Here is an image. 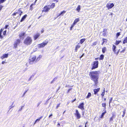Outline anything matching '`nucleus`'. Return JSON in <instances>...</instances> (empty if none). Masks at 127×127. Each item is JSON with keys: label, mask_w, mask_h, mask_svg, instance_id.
<instances>
[{"label": "nucleus", "mask_w": 127, "mask_h": 127, "mask_svg": "<svg viewBox=\"0 0 127 127\" xmlns=\"http://www.w3.org/2000/svg\"><path fill=\"white\" fill-rule=\"evenodd\" d=\"M3 31V29H1L0 30V33H1V32Z\"/></svg>", "instance_id": "4d7b16f0"}, {"label": "nucleus", "mask_w": 127, "mask_h": 127, "mask_svg": "<svg viewBox=\"0 0 127 127\" xmlns=\"http://www.w3.org/2000/svg\"><path fill=\"white\" fill-rule=\"evenodd\" d=\"M66 11H63L62 12H61V13L59 14V15L57 16V17H58L60 16H63V15L66 12Z\"/></svg>", "instance_id": "4468645a"}, {"label": "nucleus", "mask_w": 127, "mask_h": 127, "mask_svg": "<svg viewBox=\"0 0 127 127\" xmlns=\"http://www.w3.org/2000/svg\"><path fill=\"white\" fill-rule=\"evenodd\" d=\"M126 109H125L124 110V111L123 112V115H122V117H124V116H125V114L126 113Z\"/></svg>", "instance_id": "72a5a7b5"}, {"label": "nucleus", "mask_w": 127, "mask_h": 127, "mask_svg": "<svg viewBox=\"0 0 127 127\" xmlns=\"http://www.w3.org/2000/svg\"><path fill=\"white\" fill-rule=\"evenodd\" d=\"M21 41L20 39H18L15 41L14 44V47L15 48H16L17 47V46L20 43Z\"/></svg>", "instance_id": "423d86ee"}, {"label": "nucleus", "mask_w": 127, "mask_h": 127, "mask_svg": "<svg viewBox=\"0 0 127 127\" xmlns=\"http://www.w3.org/2000/svg\"><path fill=\"white\" fill-rule=\"evenodd\" d=\"M104 57V55H103L102 54L100 55L99 59L100 60H102Z\"/></svg>", "instance_id": "bb28decb"}, {"label": "nucleus", "mask_w": 127, "mask_h": 127, "mask_svg": "<svg viewBox=\"0 0 127 127\" xmlns=\"http://www.w3.org/2000/svg\"><path fill=\"white\" fill-rule=\"evenodd\" d=\"M76 113L75 114V115L76 116L77 119H80L81 117V116L78 111L77 110H76L75 111Z\"/></svg>", "instance_id": "0eeeda50"}, {"label": "nucleus", "mask_w": 127, "mask_h": 127, "mask_svg": "<svg viewBox=\"0 0 127 127\" xmlns=\"http://www.w3.org/2000/svg\"><path fill=\"white\" fill-rule=\"evenodd\" d=\"M40 58L38 57V58H37L36 59V61H39L40 60Z\"/></svg>", "instance_id": "37998d69"}, {"label": "nucleus", "mask_w": 127, "mask_h": 127, "mask_svg": "<svg viewBox=\"0 0 127 127\" xmlns=\"http://www.w3.org/2000/svg\"><path fill=\"white\" fill-rule=\"evenodd\" d=\"M125 50V49H123L122 51H121V52L122 53L124 52Z\"/></svg>", "instance_id": "13d9d810"}, {"label": "nucleus", "mask_w": 127, "mask_h": 127, "mask_svg": "<svg viewBox=\"0 0 127 127\" xmlns=\"http://www.w3.org/2000/svg\"><path fill=\"white\" fill-rule=\"evenodd\" d=\"M34 77V75H32L29 78V79L28 80V81H30L31 79L32 78H33Z\"/></svg>", "instance_id": "f704fd0d"}, {"label": "nucleus", "mask_w": 127, "mask_h": 127, "mask_svg": "<svg viewBox=\"0 0 127 127\" xmlns=\"http://www.w3.org/2000/svg\"><path fill=\"white\" fill-rule=\"evenodd\" d=\"M40 34L38 33L35 34L34 36V40H36L40 36Z\"/></svg>", "instance_id": "9d476101"}, {"label": "nucleus", "mask_w": 127, "mask_h": 127, "mask_svg": "<svg viewBox=\"0 0 127 127\" xmlns=\"http://www.w3.org/2000/svg\"><path fill=\"white\" fill-rule=\"evenodd\" d=\"M37 0H35V1L34 3V4L32 3V4L31 5H30V7H31V8H32V5H35V2H36V1H37Z\"/></svg>", "instance_id": "ea45409f"}, {"label": "nucleus", "mask_w": 127, "mask_h": 127, "mask_svg": "<svg viewBox=\"0 0 127 127\" xmlns=\"http://www.w3.org/2000/svg\"><path fill=\"white\" fill-rule=\"evenodd\" d=\"M27 16V15L26 14L24 15L22 18L20 20V22H22L24 21L25 19L26 18V17Z\"/></svg>", "instance_id": "9b49d317"}, {"label": "nucleus", "mask_w": 127, "mask_h": 127, "mask_svg": "<svg viewBox=\"0 0 127 127\" xmlns=\"http://www.w3.org/2000/svg\"><path fill=\"white\" fill-rule=\"evenodd\" d=\"M36 56L35 55L30 56L29 58V63L30 64H32L36 60Z\"/></svg>", "instance_id": "7ed1b4c3"}, {"label": "nucleus", "mask_w": 127, "mask_h": 127, "mask_svg": "<svg viewBox=\"0 0 127 127\" xmlns=\"http://www.w3.org/2000/svg\"><path fill=\"white\" fill-rule=\"evenodd\" d=\"M6 0H0V4L3 3Z\"/></svg>", "instance_id": "c9c22d12"}, {"label": "nucleus", "mask_w": 127, "mask_h": 127, "mask_svg": "<svg viewBox=\"0 0 127 127\" xmlns=\"http://www.w3.org/2000/svg\"><path fill=\"white\" fill-rule=\"evenodd\" d=\"M58 0H53V1H56V2H58Z\"/></svg>", "instance_id": "680f3d73"}, {"label": "nucleus", "mask_w": 127, "mask_h": 127, "mask_svg": "<svg viewBox=\"0 0 127 127\" xmlns=\"http://www.w3.org/2000/svg\"><path fill=\"white\" fill-rule=\"evenodd\" d=\"M120 35V32H118L116 34V37L117 38L118 37V36H119Z\"/></svg>", "instance_id": "473e14b6"}, {"label": "nucleus", "mask_w": 127, "mask_h": 127, "mask_svg": "<svg viewBox=\"0 0 127 127\" xmlns=\"http://www.w3.org/2000/svg\"><path fill=\"white\" fill-rule=\"evenodd\" d=\"M91 93L90 92L88 93V95L86 97V98H89L90 97V96H91Z\"/></svg>", "instance_id": "4be33fe9"}, {"label": "nucleus", "mask_w": 127, "mask_h": 127, "mask_svg": "<svg viewBox=\"0 0 127 127\" xmlns=\"http://www.w3.org/2000/svg\"><path fill=\"white\" fill-rule=\"evenodd\" d=\"M76 98H75L72 101V102H73L74 101H75L76 100Z\"/></svg>", "instance_id": "0e129e2a"}, {"label": "nucleus", "mask_w": 127, "mask_h": 127, "mask_svg": "<svg viewBox=\"0 0 127 127\" xmlns=\"http://www.w3.org/2000/svg\"><path fill=\"white\" fill-rule=\"evenodd\" d=\"M32 41V38L30 37H28L25 40L24 43L27 45H30L31 44Z\"/></svg>", "instance_id": "f03ea898"}, {"label": "nucleus", "mask_w": 127, "mask_h": 127, "mask_svg": "<svg viewBox=\"0 0 127 127\" xmlns=\"http://www.w3.org/2000/svg\"><path fill=\"white\" fill-rule=\"evenodd\" d=\"M106 50V48L105 47H104L102 48V51L103 53H104L105 52Z\"/></svg>", "instance_id": "b1692460"}, {"label": "nucleus", "mask_w": 127, "mask_h": 127, "mask_svg": "<svg viewBox=\"0 0 127 127\" xmlns=\"http://www.w3.org/2000/svg\"><path fill=\"white\" fill-rule=\"evenodd\" d=\"M96 42H94L93 44V45H96Z\"/></svg>", "instance_id": "864d4df0"}, {"label": "nucleus", "mask_w": 127, "mask_h": 127, "mask_svg": "<svg viewBox=\"0 0 127 127\" xmlns=\"http://www.w3.org/2000/svg\"><path fill=\"white\" fill-rule=\"evenodd\" d=\"M106 111H105V112H103L101 115V117H100V118H102L103 117H104V115L105 114V113H106Z\"/></svg>", "instance_id": "aec40b11"}, {"label": "nucleus", "mask_w": 127, "mask_h": 127, "mask_svg": "<svg viewBox=\"0 0 127 127\" xmlns=\"http://www.w3.org/2000/svg\"><path fill=\"white\" fill-rule=\"evenodd\" d=\"M1 34V33H0V38L1 39H2L3 38V36H2Z\"/></svg>", "instance_id": "a18cd8bd"}, {"label": "nucleus", "mask_w": 127, "mask_h": 127, "mask_svg": "<svg viewBox=\"0 0 127 127\" xmlns=\"http://www.w3.org/2000/svg\"><path fill=\"white\" fill-rule=\"evenodd\" d=\"M50 8H44L43 10H42V13L44 12H47L49 10Z\"/></svg>", "instance_id": "dca6fc26"}, {"label": "nucleus", "mask_w": 127, "mask_h": 127, "mask_svg": "<svg viewBox=\"0 0 127 127\" xmlns=\"http://www.w3.org/2000/svg\"><path fill=\"white\" fill-rule=\"evenodd\" d=\"M5 63V61H3L2 63V64H4Z\"/></svg>", "instance_id": "338daca9"}, {"label": "nucleus", "mask_w": 127, "mask_h": 127, "mask_svg": "<svg viewBox=\"0 0 127 127\" xmlns=\"http://www.w3.org/2000/svg\"><path fill=\"white\" fill-rule=\"evenodd\" d=\"M75 25H73V24H72V26H71V27L70 28V30H71L73 28L74 26Z\"/></svg>", "instance_id": "a19ab883"}, {"label": "nucleus", "mask_w": 127, "mask_h": 127, "mask_svg": "<svg viewBox=\"0 0 127 127\" xmlns=\"http://www.w3.org/2000/svg\"><path fill=\"white\" fill-rule=\"evenodd\" d=\"M72 89V88H70V89H69L68 90V91L67 92V93H68Z\"/></svg>", "instance_id": "603ef678"}, {"label": "nucleus", "mask_w": 127, "mask_h": 127, "mask_svg": "<svg viewBox=\"0 0 127 127\" xmlns=\"http://www.w3.org/2000/svg\"><path fill=\"white\" fill-rule=\"evenodd\" d=\"M99 72V71H91L89 74L91 80L94 82V85L96 86H97Z\"/></svg>", "instance_id": "f257e3e1"}, {"label": "nucleus", "mask_w": 127, "mask_h": 127, "mask_svg": "<svg viewBox=\"0 0 127 127\" xmlns=\"http://www.w3.org/2000/svg\"><path fill=\"white\" fill-rule=\"evenodd\" d=\"M6 31L5 30L3 32V35H5L6 34Z\"/></svg>", "instance_id": "4c0bfd02"}, {"label": "nucleus", "mask_w": 127, "mask_h": 127, "mask_svg": "<svg viewBox=\"0 0 127 127\" xmlns=\"http://www.w3.org/2000/svg\"><path fill=\"white\" fill-rule=\"evenodd\" d=\"M119 50H119V51H118V52H116V53H115V54H116L117 55L118 54V53H119Z\"/></svg>", "instance_id": "052dcab7"}, {"label": "nucleus", "mask_w": 127, "mask_h": 127, "mask_svg": "<svg viewBox=\"0 0 127 127\" xmlns=\"http://www.w3.org/2000/svg\"><path fill=\"white\" fill-rule=\"evenodd\" d=\"M107 41V39L103 38V42H102V44L103 45V44L105 42H106Z\"/></svg>", "instance_id": "c756f323"}, {"label": "nucleus", "mask_w": 127, "mask_h": 127, "mask_svg": "<svg viewBox=\"0 0 127 127\" xmlns=\"http://www.w3.org/2000/svg\"><path fill=\"white\" fill-rule=\"evenodd\" d=\"M113 116H112L111 118L110 119V122H111L113 121Z\"/></svg>", "instance_id": "e433bc0d"}, {"label": "nucleus", "mask_w": 127, "mask_h": 127, "mask_svg": "<svg viewBox=\"0 0 127 127\" xmlns=\"http://www.w3.org/2000/svg\"><path fill=\"white\" fill-rule=\"evenodd\" d=\"M85 40V38L81 39L80 40V44H82Z\"/></svg>", "instance_id": "412c9836"}, {"label": "nucleus", "mask_w": 127, "mask_h": 127, "mask_svg": "<svg viewBox=\"0 0 127 127\" xmlns=\"http://www.w3.org/2000/svg\"><path fill=\"white\" fill-rule=\"evenodd\" d=\"M60 103L59 104H58V105H57V106L56 107V109L58 108L59 107V105H60Z\"/></svg>", "instance_id": "de8ad7c7"}, {"label": "nucleus", "mask_w": 127, "mask_h": 127, "mask_svg": "<svg viewBox=\"0 0 127 127\" xmlns=\"http://www.w3.org/2000/svg\"><path fill=\"white\" fill-rule=\"evenodd\" d=\"M48 42V41L45 40L42 43L38 44V47L39 48L43 47L46 45Z\"/></svg>", "instance_id": "20e7f679"}, {"label": "nucleus", "mask_w": 127, "mask_h": 127, "mask_svg": "<svg viewBox=\"0 0 127 127\" xmlns=\"http://www.w3.org/2000/svg\"><path fill=\"white\" fill-rule=\"evenodd\" d=\"M84 103L82 102L80 103L79 105L78 106V107L82 110H83L84 109Z\"/></svg>", "instance_id": "1a4fd4ad"}, {"label": "nucleus", "mask_w": 127, "mask_h": 127, "mask_svg": "<svg viewBox=\"0 0 127 127\" xmlns=\"http://www.w3.org/2000/svg\"><path fill=\"white\" fill-rule=\"evenodd\" d=\"M27 91H28V90H27V91H26L25 92H24L23 93V95L22 96V97H24V96L25 95V94H26V92H27Z\"/></svg>", "instance_id": "79ce46f5"}, {"label": "nucleus", "mask_w": 127, "mask_h": 127, "mask_svg": "<svg viewBox=\"0 0 127 127\" xmlns=\"http://www.w3.org/2000/svg\"><path fill=\"white\" fill-rule=\"evenodd\" d=\"M57 78V77H55L53 79V80L55 81Z\"/></svg>", "instance_id": "3c124183"}, {"label": "nucleus", "mask_w": 127, "mask_h": 127, "mask_svg": "<svg viewBox=\"0 0 127 127\" xmlns=\"http://www.w3.org/2000/svg\"><path fill=\"white\" fill-rule=\"evenodd\" d=\"M38 57L40 58L42 57V56L41 55H40Z\"/></svg>", "instance_id": "69168bd1"}, {"label": "nucleus", "mask_w": 127, "mask_h": 127, "mask_svg": "<svg viewBox=\"0 0 127 127\" xmlns=\"http://www.w3.org/2000/svg\"><path fill=\"white\" fill-rule=\"evenodd\" d=\"M44 30H41V33H42L43 32H44Z\"/></svg>", "instance_id": "774afa93"}, {"label": "nucleus", "mask_w": 127, "mask_h": 127, "mask_svg": "<svg viewBox=\"0 0 127 127\" xmlns=\"http://www.w3.org/2000/svg\"><path fill=\"white\" fill-rule=\"evenodd\" d=\"M112 100V98L110 100L109 104H110V103L111 102Z\"/></svg>", "instance_id": "09e8293b"}, {"label": "nucleus", "mask_w": 127, "mask_h": 127, "mask_svg": "<svg viewBox=\"0 0 127 127\" xmlns=\"http://www.w3.org/2000/svg\"><path fill=\"white\" fill-rule=\"evenodd\" d=\"M80 47V46L79 45H77L75 49V51L76 52H77V50Z\"/></svg>", "instance_id": "a211bd4d"}, {"label": "nucleus", "mask_w": 127, "mask_h": 127, "mask_svg": "<svg viewBox=\"0 0 127 127\" xmlns=\"http://www.w3.org/2000/svg\"><path fill=\"white\" fill-rule=\"evenodd\" d=\"M126 43H127V37L125 38L123 42V44H125Z\"/></svg>", "instance_id": "a878e982"}, {"label": "nucleus", "mask_w": 127, "mask_h": 127, "mask_svg": "<svg viewBox=\"0 0 127 127\" xmlns=\"http://www.w3.org/2000/svg\"><path fill=\"white\" fill-rule=\"evenodd\" d=\"M25 33L24 32L20 33L19 34V36H20V37H22L24 36L25 35Z\"/></svg>", "instance_id": "393cba45"}, {"label": "nucleus", "mask_w": 127, "mask_h": 127, "mask_svg": "<svg viewBox=\"0 0 127 127\" xmlns=\"http://www.w3.org/2000/svg\"><path fill=\"white\" fill-rule=\"evenodd\" d=\"M55 3H53L51 5L50 7L51 8H53L55 7Z\"/></svg>", "instance_id": "cd10ccee"}, {"label": "nucleus", "mask_w": 127, "mask_h": 127, "mask_svg": "<svg viewBox=\"0 0 127 127\" xmlns=\"http://www.w3.org/2000/svg\"><path fill=\"white\" fill-rule=\"evenodd\" d=\"M41 103V101L39 102L37 104V107H38Z\"/></svg>", "instance_id": "c03bdc74"}, {"label": "nucleus", "mask_w": 127, "mask_h": 127, "mask_svg": "<svg viewBox=\"0 0 127 127\" xmlns=\"http://www.w3.org/2000/svg\"><path fill=\"white\" fill-rule=\"evenodd\" d=\"M80 8H76V10L78 12H79L80 10Z\"/></svg>", "instance_id": "49530a36"}, {"label": "nucleus", "mask_w": 127, "mask_h": 127, "mask_svg": "<svg viewBox=\"0 0 127 127\" xmlns=\"http://www.w3.org/2000/svg\"><path fill=\"white\" fill-rule=\"evenodd\" d=\"M121 42V41H118L116 40V45H118Z\"/></svg>", "instance_id": "2f4dec72"}, {"label": "nucleus", "mask_w": 127, "mask_h": 127, "mask_svg": "<svg viewBox=\"0 0 127 127\" xmlns=\"http://www.w3.org/2000/svg\"><path fill=\"white\" fill-rule=\"evenodd\" d=\"M55 81L53 80L51 82V84H52Z\"/></svg>", "instance_id": "bf43d9fd"}, {"label": "nucleus", "mask_w": 127, "mask_h": 127, "mask_svg": "<svg viewBox=\"0 0 127 127\" xmlns=\"http://www.w3.org/2000/svg\"><path fill=\"white\" fill-rule=\"evenodd\" d=\"M100 90V88H98L96 89H94V94L95 95H96L97 93L99 92Z\"/></svg>", "instance_id": "ddd939ff"}, {"label": "nucleus", "mask_w": 127, "mask_h": 127, "mask_svg": "<svg viewBox=\"0 0 127 127\" xmlns=\"http://www.w3.org/2000/svg\"><path fill=\"white\" fill-rule=\"evenodd\" d=\"M18 13V12H16L14 13L13 14V15H16V14H17Z\"/></svg>", "instance_id": "8fccbe9b"}, {"label": "nucleus", "mask_w": 127, "mask_h": 127, "mask_svg": "<svg viewBox=\"0 0 127 127\" xmlns=\"http://www.w3.org/2000/svg\"><path fill=\"white\" fill-rule=\"evenodd\" d=\"M114 6V4L113 3H111L109 2L107 3L106 5V7L107 8H112Z\"/></svg>", "instance_id": "6e6552de"}, {"label": "nucleus", "mask_w": 127, "mask_h": 127, "mask_svg": "<svg viewBox=\"0 0 127 127\" xmlns=\"http://www.w3.org/2000/svg\"><path fill=\"white\" fill-rule=\"evenodd\" d=\"M13 104H14V102H13L12 103V104H11V105L9 106V110H10L14 106H13Z\"/></svg>", "instance_id": "7c9ffc66"}, {"label": "nucleus", "mask_w": 127, "mask_h": 127, "mask_svg": "<svg viewBox=\"0 0 127 127\" xmlns=\"http://www.w3.org/2000/svg\"><path fill=\"white\" fill-rule=\"evenodd\" d=\"M102 106L104 107V109H106V103H102Z\"/></svg>", "instance_id": "5701e85b"}, {"label": "nucleus", "mask_w": 127, "mask_h": 127, "mask_svg": "<svg viewBox=\"0 0 127 127\" xmlns=\"http://www.w3.org/2000/svg\"><path fill=\"white\" fill-rule=\"evenodd\" d=\"M107 31V29H104L103 31V32H105Z\"/></svg>", "instance_id": "5fc2aeb1"}, {"label": "nucleus", "mask_w": 127, "mask_h": 127, "mask_svg": "<svg viewBox=\"0 0 127 127\" xmlns=\"http://www.w3.org/2000/svg\"><path fill=\"white\" fill-rule=\"evenodd\" d=\"M24 107V106H22L21 108L19 109V110H18L19 111H21L22 110V109H23V108Z\"/></svg>", "instance_id": "58836bf2"}, {"label": "nucleus", "mask_w": 127, "mask_h": 127, "mask_svg": "<svg viewBox=\"0 0 127 127\" xmlns=\"http://www.w3.org/2000/svg\"><path fill=\"white\" fill-rule=\"evenodd\" d=\"M42 116L40 117L39 118L36 119L34 123H33V126L37 122H39L40 121V120L42 118Z\"/></svg>", "instance_id": "f8f14e48"}, {"label": "nucleus", "mask_w": 127, "mask_h": 127, "mask_svg": "<svg viewBox=\"0 0 127 127\" xmlns=\"http://www.w3.org/2000/svg\"><path fill=\"white\" fill-rule=\"evenodd\" d=\"M79 21V18H77L75 19L74 21L73 24V25H75Z\"/></svg>", "instance_id": "f3484780"}, {"label": "nucleus", "mask_w": 127, "mask_h": 127, "mask_svg": "<svg viewBox=\"0 0 127 127\" xmlns=\"http://www.w3.org/2000/svg\"><path fill=\"white\" fill-rule=\"evenodd\" d=\"M8 25H6L5 26V29H7L8 28Z\"/></svg>", "instance_id": "6e6d98bb"}, {"label": "nucleus", "mask_w": 127, "mask_h": 127, "mask_svg": "<svg viewBox=\"0 0 127 127\" xmlns=\"http://www.w3.org/2000/svg\"><path fill=\"white\" fill-rule=\"evenodd\" d=\"M8 54H4L3 56H2L1 58L2 59L4 58H7L8 57Z\"/></svg>", "instance_id": "2eb2a0df"}, {"label": "nucleus", "mask_w": 127, "mask_h": 127, "mask_svg": "<svg viewBox=\"0 0 127 127\" xmlns=\"http://www.w3.org/2000/svg\"><path fill=\"white\" fill-rule=\"evenodd\" d=\"M84 54H82V55L81 56V57H80V58H82L83 56L84 55Z\"/></svg>", "instance_id": "e2e57ef3"}, {"label": "nucleus", "mask_w": 127, "mask_h": 127, "mask_svg": "<svg viewBox=\"0 0 127 127\" xmlns=\"http://www.w3.org/2000/svg\"><path fill=\"white\" fill-rule=\"evenodd\" d=\"M105 90L104 89L103 92H102V94H101V95L102 96V98H103V96L104 95V93L105 92Z\"/></svg>", "instance_id": "c85d7f7f"}, {"label": "nucleus", "mask_w": 127, "mask_h": 127, "mask_svg": "<svg viewBox=\"0 0 127 127\" xmlns=\"http://www.w3.org/2000/svg\"><path fill=\"white\" fill-rule=\"evenodd\" d=\"M116 47L115 45H113L112 47V49L113 51L115 53H116Z\"/></svg>", "instance_id": "6ab92c4d"}, {"label": "nucleus", "mask_w": 127, "mask_h": 127, "mask_svg": "<svg viewBox=\"0 0 127 127\" xmlns=\"http://www.w3.org/2000/svg\"><path fill=\"white\" fill-rule=\"evenodd\" d=\"M98 61H96L94 62V63L92 64V67L91 68L93 70L98 67Z\"/></svg>", "instance_id": "39448f33"}]
</instances>
